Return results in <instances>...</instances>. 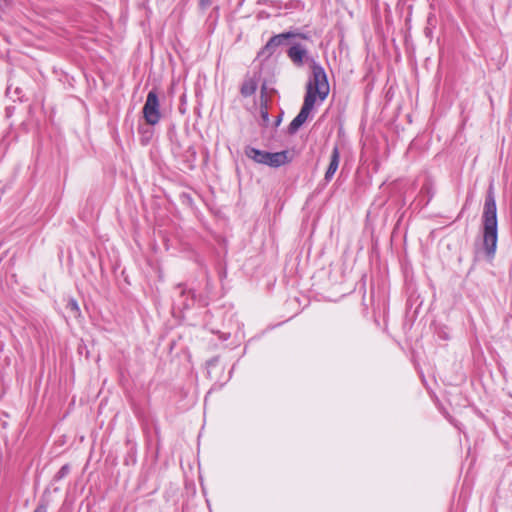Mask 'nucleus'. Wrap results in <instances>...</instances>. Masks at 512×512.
I'll return each mask as SVG.
<instances>
[{
	"mask_svg": "<svg viewBox=\"0 0 512 512\" xmlns=\"http://www.w3.org/2000/svg\"><path fill=\"white\" fill-rule=\"evenodd\" d=\"M312 75L306 84V93L303 105L297 116L291 121L287 132L294 135L300 127L307 121L311 111L314 108L317 98L320 102L324 101L329 94V83L324 68L313 61L311 65Z\"/></svg>",
	"mask_w": 512,
	"mask_h": 512,
	"instance_id": "f257e3e1",
	"label": "nucleus"
},
{
	"mask_svg": "<svg viewBox=\"0 0 512 512\" xmlns=\"http://www.w3.org/2000/svg\"><path fill=\"white\" fill-rule=\"evenodd\" d=\"M481 220L482 251L488 260H492L498 242L497 205L492 186L489 187L485 197Z\"/></svg>",
	"mask_w": 512,
	"mask_h": 512,
	"instance_id": "f03ea898",
	"label": "nucleus"
},
{
	"mask_svg": "<svg viewBox=\"0 0 512 512\" xmlns=\"http://www.w3.org/2000/svg\"><path fill=\"white\" fill-rule=\"evenodd\" d=\"M302 38L307 39L308 37L302 33H295L292 31H287L281 34L274 35L271 37L266 45L258 52V58L268 59L270 58L277 50L278 47L287 44L289 39L293 38Z\"/></svg>",
	"mask_w": 512,
	"mask_h": 512,
	"instance_id": "7ed1b4c3",
	"label": "nucleus"
},
{
	"mask_svg": "<svg viewBox=\"0 0 512 512\" xmlns=\"http://www.w3.org/2000/svg\"><path fill=\"white\" fill-rule=\"evenodd\" d=\"M143 117L148 125H156L161 118L160 103L155 89L149 91L142 109Z\"/></svg>",
	"mask_w": 512,
	"mask_h": 512,
	"instance_id": "20e7f679",
	"label": "nucleus"
},
{
	"mask_svg": "<svg viewBox=\"0 0 512 512\" xmlns=\"http://www.w3.org/2000/svg\"><path fill=\"white\" fill-rule=\"evenodd\" d=\"M292 161V156L289 151L283 150L280 152L268 153L266 165L272 168H278Z\"/></svg>",
	"mask_w": 512,
	"mask_h": 512,
	"instance_id": "39448f33",
	"label": "nucleus"
},
{
	"mask_svg": "<svg viewBox=\"0 0 512 512\" xmlns=\"http://www.w3.org/2000/svg\"><path fill=\"white\" fill-rule=\"evenodd\" d=\"M339 161H340V151H339L338 146L336 145L332 149V153H331V157H330V163H329V166H328V168H327V170L325 172L324 179H325L326 182H329V181L332 180L335 172L338 169Z\"/></svg>",
	"mask_w": 512,
	"mask_h": 512,
	"instance_id": "423d86ee",
	"label": "nucleus"
},
{
	"mask_svg": "<svg viewBox=\"0 0 512 512\" xmlns=\"http://www.w3.org/2000/svg\"><path fill=\"white\" fill-rule=\"evenodd\" d=\"M287 55L295 65L301 66L307 51L300 44H295L288 49Z\"/></svg>",
	"mask_w": 512,
	"mask_h": 512,
	"instance_id": "0eeeda50",
	"label": "nucleus"
},
{
	"mask_svg": "<svg viewBox=\"0 0 512 512\" xmlns=\"http://www.w3.org/2000/svg\"><path fill=\"white\" fill-rule=\"evenodd\" d=\"M244 152H245V155L249 159H252L254 162L266 165L269 152L263 151V150H260V149H257V148L251 147V146H247L245 148Z\"/></svg>",
	"mask_w": 512,
	"mask_h": 512,
	"instance_id": "6e6552de",
	"label": "nucleus"
},
{
	"mask_svg": "<svg viewBox=\"0 0 512 512\" xmlns=\"http://www.w3.org/2000/svg\"><path fill=\"white\" fill-rule=\"evenodd\" d=\"M257 90V83L253 79H247L243 82L240 92L242 96L249 97L253 95Z\"/></svg>",
	"mask_w": 512,
	"mask_h": 512,
	"instance_id": "1a4fd4ad",
	"label": "nucleus"
},
{
	"mask_svg": "<svg viewBox=\"0 0 512 512\" xmlns=\"http://www.w3.org/2000/svg\"><path fill=\"white\" fill-rule=\"evenodd\" d=\"M67 312L74 318H79L81 316V310L78 305V302L74 298H69L66 304Z\"/></svg>",
	"mask_w": 512,
	"mask_h": 512,
	"instance_id": "9d476101",
	"label": "nucleus"
},
{
	"mask_svg": "<svg viewBox=\"0 0 512 512\" xmlns=\"http://www.w3.org/2000/svg\"><path fill=\"white\" fill-rule=\"evenodd\" d=\"M138 131L141 135V143L147 145L153 135L152 129L148 126H139Z\"/></svg>",
	"mask_w": 512,
	"mask_h": 512,
	"instance_id": "9b49d317",
	"label": "nucleus"
},
{
	"mask_svg": "<svg viewBox=\"0 0 512 512\" xmlns=\"http://www.w3.org/2000/svg\"><path fill=\"white\" fill-rule=\"evenodd\" d=\"M70 465L69 464H65L63 465L59 471L54 475V480L55 481H60L62 480L63 478H65L69 473H70Z\"/></svg>",
	"mask_w": 512,
	"mask_h": 512,
	"instance_id": "f8f14e48",
	"label": "nucleus"
},
{
	"mask_svg": "<svg viewBox=\"0 0 512 512\" xmlns=\"http://www.w3.org/2000/svg\"><path fill=\"white\" fill-rule=\"evenodd\" d=\"M212 4V0H199V7L201 9H207Z\"/></svg>",
	"mask_w": 512,
	"mask_h": 512,
	"instance_id": "ddd939ff",
	"label": "nucleus"
},
{
	"mask_svg": "<svg viewBox=\"0 0 512 512\" xmlns=\"http://www.w3.org/2000/svg\"><path fill=\"white\" fill-rule=\"evenodd\" d=\"M33 512H47V505L45 503H39Z\"/></svg>",
	"mask_w": 512,
	"mask_h": 512,
	"instance_id": "4468645a",
	"label": "nucleus"
},
{
	"mask_svg": "<svg viewBox=\"0 0 512 512\" xmlns=\"http://www.w3.org/2000/svg\"><path fill=\"white\" fill-rule=\"evenodd\" d=\"M262 117H263V120L264 121H268V112L267 111H262Z\"/></svg>",
	"mask_w": 512,
	"mask_h": 512,
	"instance_id": "2eb2a0df",
	"label": "nucleus"
},
{
	"mask_svg": "<svg viewBox=\"0 0 512 512\" xmlns=\"http://www.w3.org/2000/svg\"><path fill=\"white\" fill-rule=\"evenodd\" d=\"M427 191V193H430V187L428 185H425L422 187V191Z\"/></svg>",
	"mask_w": 512,
	"mask_h": 512,
	"instance_id": "dca6fc26",
	"label": "nucleus"
},
{
	"mask_svg": "<svg viewBox=\"0 0 512 512\" xmlns=\"http://www.w3.org/2000/svg\"><path fill=\"white\" fill-rule=\"evenodd\" d=\"M280 122H281V116H278V118H276V122H275L276 126H278L280 124Z\"/></svg>",
	"mask_w": 512,
	"mask_h": 512,
	"instance_id": "f3484780",
	"label": "nucleus"
},
{
	"mask_svg": "<svg viewBox=\"0 0 512 512\" xmlns=\"http://www.w3.org/2000/svg\"><path fill=\"white\" fill-rule=\"evenodd\" d=\"M178 288H179V289H181V290H180V293H181L182 295H184V294L186 293V291H185L184 289H182V286H181V285H178Z\"/></svg>",
	"mask_w": 512,
	"mask_h": 512,
	"instance_id": "a211bd4d",
	"label": "nucleus"
}]
</instances>
